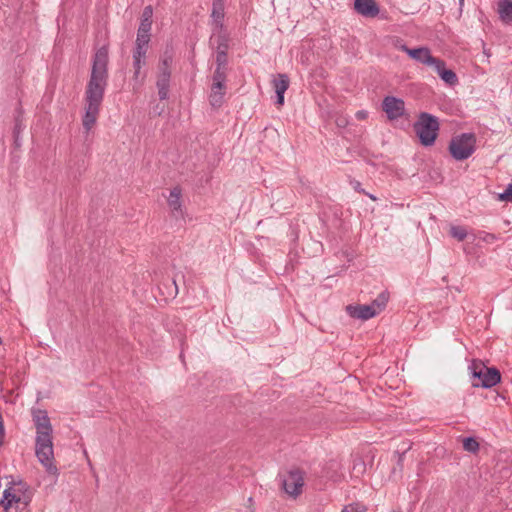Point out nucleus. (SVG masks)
I'll return each mask as SVG.
<instances>
[{"instance_id": "obj_3", "label": "nucleus", "mask_w": 512, "mask_h": 512, "mask_svg": "<svg viewBox=\"0 0 512 512\" xmlns=\"http://www.w3.org/2000/svg\"><path fill=\"white\" fill-rule=\"evenodd\" d=\"M153 8L151 5L146 6L141 15V22L137 30L135 47L133 50V68L134 79L140 76V71L146 65V54L150 43V30L152 25Z\"/></svg>"}, {"instance_id": "obj_4", "label": "nucleus", "mask_w": 512, "mask_h": 512, "mask_svg": "<svg viewBox=\"0 0 512 512\" xmlns=\"http://www.w3.org/2000/svg\"><path fill=\"white\" fill-rule=\"evenodd\" d=\"M439 128L438 118L427 112H421L413 124V130L419 138L420 144L425 147L432 146L435 143Z\"/></svg>"}, {"instance_id": "obj_27", "label": "nucleus", "mask_w": 512, "mask_h": 512, "mask_svg": "<svg viewBox=\"0 0 512 512\" xmlns=\"http://www.w3.org/2000/svg\"><path fill=\"white\" fill-rule=\"evenodd\" d=\"M169 281H170L169 286H166V289L168 290L167 291L168 295H167V297L164 298L165 301L174 298L178 292V288H177L175 280L170 279Z\"/></svg>"}, {"instance_id": "obj_24", "label": "nucleus", "mask_w": 512, "mask_h": 512, "mask_svg": "<svg viewBox=\"0 0 512 512\" xmlns=\"http://www.w3.org/2000/svg\"><path fill=\"white\" fill-rule=\"evenodd\" d=\"M23 128L24 127H23L21 121L18 118H16L14 128H13V138H14L15 147L21 146L20 134H21Z\"/></svg>"}, {"instance_id": "obj_6", "label": "nucleus", "mask_w": 512, "mask_h": 512, "mask_svg": "<svg viewBox=\"0 0 512 512\" xmlns=\"http://www.w3.org/2000/svg\"><path fill=\"white\" fill-rule=\"evenodd\" d=\"M449 153L456 161L468 159L476 150V136L474 133H462L452 137L448 147Z\"/></svg>"}, {"instance_id": "obj_21", "label": "nucleus", "mask_w": 512, "mask_h": 512, "mask_svg": "<svg viewBox=\"0 0 512 512\" xmlns=\"http://www.w3.org/2000/svg\"><path fill=\"white\" fill-rule=\"evenodd\" d=\"M449 234L458 241H463L467 237V230L464 226L453 225L450 227Z\"/></svg>"}, {"instance_id": "obj_32", "label": "nucleus", "mask_w": 512, "mask_h": 512, "mask_svg": "<svg viewBox=\"0 0 512 512\" xmlns=\"http://www.w3.org/2000/svg\"><path fill=\"white\" fill-rule=\"evenodd\" d=\"M496 239H497V238H496V236H495L494 234H492V233H487V234L484 236V238H483V240H484V241H486V242H493V241H495Z\"/></svg>"}, {"instance_id": "obj_17", "label": "nucleus", "mask_w": 512, "mask_h": 512, "mask_svg": "<svg viewBox=\"0 0 512 512\" xmlns=\"http://www.w3.org/2000/svg\"><path fill=\"white\" fill-rule=\"evenodd\" d=\"M171 61L172 59L170 57H166L162 60V100L166 99L168 96V82L171 75V72L168 70V65Z\"/></svg>"}, {"instance_id": "obj_7", "label": "nucleus", "mask_w": 512, "mask_h": 512, "mask_svg": "<svg viewBox=\"0 0 512 512\" xmlns=\"http://www.w3.org/2000/svg\"><path fill=\"white\" fill-rule=\"evenodd\" d=\"M167 206L169 210V219L171 226L180 227L185 223L186 210L183 205L182 189L175 186L167 197Z\"/></svg>"}, {"instance_id": "obj_38", "label": "nucleus", "mask_w": 512, "mask_h": 512, "mask_svg": "<svg viewBox=\"0 0 512 512\" xmlns=\"http://www.w3.org/2000/svg\"><path fill=\"white\" fill-rule=\"evenodd\" d=\"M464 3V0H459V4L462 6Z\"/></svg>"}, {"instance_id": "obj_2", "label": "nucleus", "mask_w": 512, "mask_h": 512, "mask_svg": "<svg viewBox=\"0 0 512 512\" xmlns=\"http://www.w3.org/2000/svg\"><path fill=\"white\" fill-rule=\"evenodd\" d=\"M32 418L36 428L35 454L39 462L49 474L57 475L58 469L54 464L52 443V425L46 410L33 409Z\"/></svg>"}, {"instance_id": "obj_35", "label": "nucleus", "mask_w": 512, "mask_h": 512, "mask_svg": "<svg viewBox=\"0 0 512 512\" xmlns=\"http://www.w3.org/2000/svg\"><path fill=\"white\" fill-rule=\"evenodd\" d=\"M364 194H365V195H367V196H368L370 199H372L373 201H375V200L377 199L374 195L369 194V193H367L366 191H365V193H364Z\"/></svg>"}, {"instance_id": "obj_14", "label": "nucleus", "mask_w": 512, "mask_h": 512, "mask_svg": "<svg viewBox=\"0 0 512 512\" xmlns=\"http://www.w3.org/2000/svg\"><path fill=\"white\" fill-rule=\"evenodd\" d=\"M354 9L358 14L368 18H374L379 14V6L375 0H355Z\"/></svg>"}, {"instance_id": "obj_36", "label": "nucleus", "mask_w": 512, "mask_h": 512, "mask_svg": "<svg viewBox=\"0 0 512 512\" xmlns=\"http://www.w3.org/2000/svg\"><path fill=\"white\" fill-rule=\"evenodd\" d=\"M156 87L160 90V78H158L155 82Z\"/></svg>"}, {"instance_id": "obj_16", "label": "nucleus", "mask_w": 512, "mask_h": 512, "mask_svg": "<svg viewBox=\"0 0 512 512\" xmlns=\"http://www.w3.org/2000/svg\"><path fill=\"white\" fill-rule=\"evenodd\" d=\"M438 63L433 64L434 70L437 72L439 77L447 84L449 85H455L458 82V78L456 73L446 68V64L444 60L437 58Z\"/></svg>"}, {"instance_id": "obj_10", "label": "nucleus", "mask_w": 512, "mask_h": 512, "mask_svg": "<svg viewBox=\"0 0 512 512\" xmlns=\"http://www.w3.org/2000/svg\"><path fill=\"white\" fill-rule=\"evenodd\" d=\"M382 109L389 120H396L404 115L405 103L394 96H386L382 101Z\"/></svg>"}, {"instance_id": "obj_25", "label": "nucleus", "mask_w": 512, "mask_h": 512, "mask_svg": "<svg viewBox=\"0 0 512 512\" xmlns=\"http://www.w3.org/2000/svg\"><path fill=\"white\" fill-rule=\"evenodd\" d=\"M228 54L224 51H216V67L228 69Z\"/></svg>"}, {"instance_id": "obj_23", "label": "nucleus", "mask_w": 512, "mask_h": 512, "mask_svg": "<svg viewBox=\"0 0 512 512\" xmlns=\"http://www.w3.org/2000/svg\"><path fill=\"white\" fill-rule=\"evenodd\" d=\"M405 453H406V451H403V452L395 451V455L397 456V463H396V466L392 469V474L393 475H395L397 473L400 476L402 475V472H403V469H404V456H405Z\"/></svg>"}, {"instance_id": "obj_1", "label": "nucleus", "mask_w": 512, "mask_h": 512, "mask_svg": "<svg viewBox=\"0 0 512 512\" xmlns=\"http://www.w3.org/2000/svg\"><path fill=\"white\" fill-rule=\"evenodd\" d=\"M109 50L106 45L98 48L92 58L90 78L85 90V114L82 119L87 132L96 123L108 84Z\"/></svg>"}, {"instance_id": "obj_9", "label": "nucleus", "mask_w": 512, "mask_h": 512, "mask_svg": "<svg viewBox=\"0 0 512 512\" xmlns=\"http://www.w3.org/2000/svg\"><path fill=\"white\" fill-rule=\"evenodd\" d=\"M303 485L304 478L300 470L290 471L282 480V486L285 492L294 497L301 494Z\"/></svg>"}, {"instance_id": "obj_30", "label": "nucleus", "mask_w": 512, "mask_h": 512, "mask_svg": "<svg viewBox=\"0 0 512 512\" xmlns=\"http://www.w3.org/2000/svg\"><path fill=\"white\" fill-rule=\"evenodd\" d=\"M216 51H224L225 53L228 52V44H227V41L225 39H222L219 43H218V46H217V50Z\"/></svg>"}, {"instance_id": "obj_22", "label": "nucleus", "mask_w": 512, "mask_h": 512, "mask_svg": "<svg viewBox=\"0 0 512 512\" xmlns=\"http://www.w3.org/2000/svg\"><path fill=\"white\" fill-rule=\"evenodd\" d=\"M211 17L213 18L217 26L222 27L224 19V6L212 5Z\"/></svg>"}, {"instance_id": "obj_29", "label": "nucleus", "mask_w": 512, "mask_h": 512, "mask_svg": "<svg viewBox=\"0 0 512 512\" xmlns=\"http://www.w3.org/2000/svg\"><path fill=\"white\" fill-rule=\"evenodd\" d=\"M366 507L358 503L349 504L345 506L341 512H366Z\"/></svg>"}, {"instance_id": "obj_31", "label": "nucleus", "mask_w": 512, "mask_h": 512, "mask_svg": "<svg viewBox=\"0 0 512 512\" xmlns=\"http://www.w3.org/2000/svg\"><path fill=\"white\" fill-rule=\"evenodd\" d=\"M351 184L353 185L355 191L359 193H365V190L362 189L361 183L359 181H352Z\"/></svg>"}, {"instance_id": "obj_33", "label": "nucleus", "mask_w": 512, "mask_h": 512, "mask_svg": "<svg viewBox=\"0 0 512 512\" xmlns=\"http://www.w3.org/2000/svg\"><path fill=\"white\" fill-rule=\"evenodd\" d=\"M150 113L153 115H160V112L158 111V104H155L151 107Z\"/></svg>"}, {"instance_id": "obj_11", "label": "nucleus", "mask_w": 512, "mask_h": 512, "mask_svg": "<svg viewBox=\"0 0 512 512\" xmlns=\"http://www.w3.org/2000/svg\"><path fill=\"white\" fill-rule=\"evenodd\" d=\"M401 50L404 51L410 58L421 64L432 67L434 63H438L437 58L431 54V51L428 47L409 48L406 45H402Z\"/></svg>"}, {"instance_id": "obj_28", "label": "nucleus", "mask_w": 512, "mask_h": 512, "mask_svg": "<svg viewBox=\"0 0 512 512\" xmlns=\"http://www.w3.org/2000/svg\"><path fill=\"white\" fill-rule=\"evenodd\" d=\"M498 200L503 202H511L512 201V183L508 184L504 192L498 195Z\"/></svg>"}, {"instance_id": "obj_20", "label": "nucleus", "mask_w": 512, "mask_h": 512, "mask_svg": "<svg viewBox=\"0 0 512 512\" xmlns=\"http://www.w3.org/2000/svg\"><path fill=\"white\" fill-rule=\"evenodd\" d=\"M463 449L469 453H477L480 449L479 442L476 440L475 437L469 436L465 437L462 440Z\"/></svg>"}, {"instance_id": "obj_5", "label": "nucleus", "mask_w": 512, "mask_h": 512, "mask_svg": "<svg viewBox=\"0 0 512 512\" xmlns=\"http://www.w3.org/2000/svg\"><path fill=\"white\" fill-rule=\"evenodd\" d=\"M471 374L474 380V387L491 388L501 380L500 371L495 367H487L480 360H473L470 365Z\"/></svg>"}, {"instance_id": "obj_37", "label": "nucleus", "mask_w": 512, "mask_h": 512, "mask_svg": "<svg viewBox=\"0 0 512 512\" xmlns=\"http://www.w3.org/2000/svg\"><path fill=\"white\" fill-rule=\"evenodd\" d=\"M357 115H358L359 118H363L364 117V113L363 112H358Z\"/></svg>"}, {"instance_id": "obj_26", "label": "nucleus", "mask_w": 512, "mask_h": 512, "mask_svg": "<svg viewBox=\"0 0 512 512\" xmlns=\"http://www.w3.org/2000/svg\"><path fill=\"white\" fill-rule=\"evenodd\" d=\"M227 70L224 68L216 67L212 76V81H220V82H226L227 81Z\"/></svg>"}, {"instance_id": "obj_39", "label": "nucleus", "mask_w": 512, "mask_h": 512, "mask_svg": "<svg viewBox=\"0 0 512 512\" xmlns=\"http://www.w3.org/2000/svg\"><path fill=\"white\" fill-rule=\"evenodd\" d=\"M2 344V338L0 337V345Z\"/></svg>"}, {"instance_id": "obj_34", "label": "nucleus", "mask_w": 512, "mask_h": 512, "mask_svg": "<svg viewBox=\"0 0 512 512\" xmlns=\"http://www.w3.org/2000/svg\"><path fill=\"white\" fill-rule=\"evenodd\" d=\"M213 6H224V0H213Z\"/></svg>"}, {"instance_id": "obj_19", "label": "nucleus", "mask_w": 512, "mask_h": 512, "mask_svg": "<svg viewBox=\"0 0 512 512\" xmlns=\"http://www.w3.org/2000/svg\"><path fill=\"white\" fill-rule=\"evenodd\" d=\"M389 300V293L386 291L381 292L375 300L370 304L374 306L375 310H377V314H379L387 305Z\"/></svg>"}, {"instance_id": "obj_18", "label": "nucleus", "mask_w": 512, "mask_h": 512, "mask_svg": "<svg viewBox=\"0 0 512 512\" xmlns=\"http://www.w3.org/2000/svg\"><path fill=\"white\" fill-rule=\"evenodd\" d=\"M499 14L503 20H512V1L502 0L499 2Z\"/></svg>"}, {"instance_id": "obj_12", "label": "nucleus", "mask_w": 512, "mask_h": 512, "mask_svg": "<svg viewBox=\"0 0 512 512\" xmlns=\"http://www.w3.org/2000/svg\"><path fill=\"white\" fill-rule=\"evenodd\" d=\"M346 311L352 318L361 320H368L377 315V310L371 305H348Z\"/></svg>"}, {"instance_id": "obj_8", "label": "nucleus", "mask_w": 512, "mask_h": 512, "mask_svg": "<svg viewBox=\"0 0 512 512\" xmlns=\"http://www.w3.org/2000/svg\"><path fill=\"white\" fill-rule=\"evenodd\" d=\"M9 484L10 486L4 490L2 499L0 500V506H2L5 511H8L13 504L19 503L21 501V495L27 489L26 484L22 481L18 483L10 482Z\"/></svg>"}, {"instance_id": "obj_13", "label": "nucleus", "mask_w": 512, "mask_h": 512, "mask_svg": "<svg viewBox=\"0 0 512 512\" xmlns=\"http://www.w3.org/2000/svg\"><path fill=\"white\" fill-rule=\"evenodd\" d=\"M273 88L276 93V104L282 106L284 104V94L289 88L290 80L287 74L279 73L272 81Z\"/></svg>"}, {"instance_id": "obj_15", "label": "nucleus", "mask_w": 512, "mask_h": 512, "mask_svg": "<svg viewBox=\"0 0 512 512\" xmlns=\"http://www.w3.org/2000/svg\"><path fill=\"white\" fill-rule=\"evenodd\" d=\"M226 90V82L212 81L211 92L209 95V102L212 107L219 108L222 106Z\"/></svg>"}]
</instances>
